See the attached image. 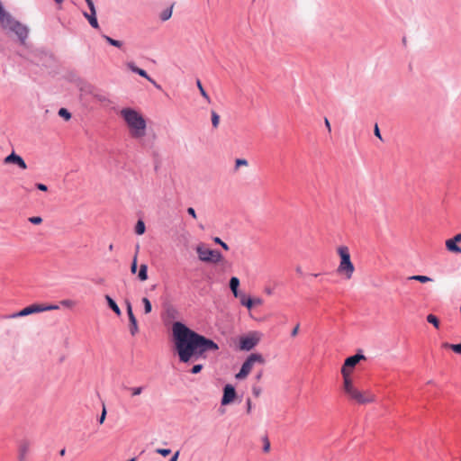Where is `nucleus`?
Returning <instances> with one entry per match:
<instances>
[{
	"mask_svg": "<svg viewBox=\"0 0 461 461\" xmlns=\"http://www.w3.org/2000/svg\"><path fill=\"white\" fill-rule=\"evenodd\" d=\"M172 335L176 351L183 363L203 358L206 352L219 349L212 339L195 332L181 321L173 323Z\"/></svg>",
	"mask_w": 461,
	"mask_h": 461,
	"instance_id": "obj_1",
	"label": "nucleus"
},
{
	"mask_svg": "<svg viewBox=\"0 0 461 461\" xmlns=\"http://www.w3.org/2000/svg\"><path fill=\"white\" fill-rule=\"evenodd\" d=\"M0 25L4 30H9L14 32L22 45H25L29 35V28L15 20L10 13L5 10L0 2Z\"/></svg>",
	"mask_w": 461,
	"mask_h": 461,
	"instance_id": "obj_2",
	"label": "nucleus"
},
{
	"mask_svg": "<svg viewBox=\"0 0 461 461\" xmlns=\"http://www.w3.org/2000/svg\"><path fill=\"white\" fill-rule=\"evenodd\" d=\"M121 114L130 128L132 138L140 139L145 135L147 124L140 113L133 109L124 108L122 110Z\"/></svg>",
	"mask_w": 461,
	"mask_h": 461,
	"instance_id": "obj_3",
	"label": "nucleus"
},
{
	"mask_svg": "<svg viewBox=\"0 0 461 461\" xmlns=\"http://www.w3.org/2000/svg\"><path fill=\"white\" fill-rule=\"evenodd\" d=\"M338 254L340 257V263L337 268V272L340 275H344L347 279H350L355 271V267L351 262L348 248L346 246L339 247Z\"/></svg>",
	"mask_w": 461,
	"mask_h": 461,
	"instance_id": "obj_4",
	"label": "nucleus"
},
{
	"mask_svg": "<svg viewBox=\"0 0 461 461\" xmlns=\"http://www.w3.org/2000/svg\"><path fill=\"white\" fill-rule=\"evenodd\" d=\"M255 363L264 364L265 359L261 354L253 353L250 354L247 359L243 362L240 372L236 375L238 380H242L248 376L250 373Z\"/></svg>",
	"mask_w": 461,
	"mask_h": 461,
	"instance_id": "obj_5",
	"label": "nucleus"
},
{
	"mask_svg": "<svg viewBox=\"0 0 461 461\" xmlns=\"http://www.w3.org/2000/svg\"><path fill=\"white\" fill-rule=\"evenodd\" d=\"M198 258L205 263H218L221 261L222 255L220 251L210 249L203 245H198L195 249Z\"/></svg>",
	"mask_w": 461,
	"mask_h": 461,
	"instance_id": "obj_6",
	"label": "nucleus"
},
{
	"mask_svg": "<svg viewBox=\"0 0 461 461\" xmlns=\"http://www.w3.org/2000/svg\"><path fill=\"white\" fill-rule=\"evenodd\" d=\"M57 309H59L58 305L50 304V305L44 306V305H41V304H31V305L23 308L20 312L13 313L12 315L9 316V318L24 317V316H28L30 314L42 312L45 311L57 310Z\"/></svg>",
	"mask_w": 461,
	"mask_h": 461,
	"instance_id": "obj_7",
	"label": "nucleus"
},
{
	"mask_svg": "<svg viewBox=\"0 0 461 461\" xmlns=\"http://www.w3.org/2000/svg\"><path fill=\"white\" fill-rule=\"evenodd\" d=\"M261 335L257 331L250 332L247 336L240 338V349L249 351L253 349L260 341Z\"/></svg>",
	"mask_w": 461,
	"mask_h": 461,
	"instance_id": "obj_8",
	"label": "nucleus"
},
{
	"mask_svg": "<svg viewBox=\"0 0 461 461\" xmlns=\"http://www.w3.org/2000/svg\"><path fill=\"white\" fill-rule=\"evenodd\" d=\"M347 394L352 400L356 401L359 404H366V403L372 402L375 401V397L373 394L367 393L366 395L355 387L353 389H351Z\"/></svg>",
	"mask_w": 461,
	"mask_h": 461,
	"instance_id": "obj_9",
	"label": "nucleus"
},
{
	"mask_svg": "<svg viewBox=\"0 0 461 461\" xmlns=\"http://www.w3.org/2000/svg\"><path fill=\"white\" fill-rule=\"evenodd\" d=\"M125 304H126L127 314H128V318H129V321H130V326H129L130 333L132 336H135L139 332L138 322H137L135 315L133 314L132 306H131V302L129 300H126Z\"/></svg>",
	"mask_w": 461,
	"mask_h": 461,
	"instance_id": "obj_10",
	"label": "nucleus"
},
{
	"mask_svg": "<svg viewBox=\"0 0 461 461\" xmlns=\"http://www.w3.org/2000/svg\"><path fill=\"white\" fill-rule=\"evenodd\" d=\"M236 390L232 384H226L223 387V395L221 401V405H228L236 398Z\"/></svg>",
	"mask_w": 461,
	"mask_h": 461,
	"instance_id": "obj_11",
	"label": "nucleus"
},
{
	"mask_svg": "<svg viewBox=\"0 0 461 461\" xmlns=\"http://www.w3.org/2000/svg\"><path fill=\"white\" fill-rule=\"evenodd\" d=\"M4 164H15L22 169L27 168V165L24 159L20 155L16 154L14 151H13L11 154H9L4 158Z\"/></svg>",
	"mask_w": 461,
	"mask_h": 461,
	"instance_id": "obj_12",
	"label": "nucleus"
},
{
	"mask_svg": "<svg viewBox=\"0 0 461 461\" xmlns=\"http://www.w3.org/2000/svg\"><path fill=\"white\" fill-rule=\"evenodd\" d=\"M127 67L131 69V71H132L133 73H136L138 74L139 76L146 78L148 81H149L150 83H152L157 88H160V86L158 85L156 83V81H154L149 75L148 73L142 69V68H138L133 62H129L127 64Z\"/></svg>",
	"mask_w": 461,
	"mask_h": 461,
	"instance_id": "obj_13",
	"label": "nucleus"
},
{
	"mask_svg": "<svg viewBox=\"0 0 461 461\" xmlns=\"http://www.w3.org/2000/svg\"><path fill=\"white\" fill-rule=\"evenodd\" d=\"M30 450V442L28 440H22L18 447V459L19 461H26L27 454Z\"/></svg>",
	"mask_w": 461,
	"mask_h": 461,
	"instance_id": "obj_14",
	"label": "nucleus"
},
{
	"mask_svg": "<svg viewBox=\"0 0 461 461\" xmlns=\"http://www.w3.org/2000/svg\"><path fill=\"white\" fill-rule=\"evenodd\" d=\"M365 356L362 354H356L351 357H348L346 358L345 363L342 366V368H345V370H348V368L354 367L361 359H364Z\"/></svg>",
	"mask_w": 461,
	"mask_h": 461,
	"instance_id": "obj_15",
	"label": "nucleus"
},
{
	"mask_svg": "<svg viewBox=\"0 0 461 461\" xmlns=\"http://www.w3.org/2000/svg\"><path fill=\"white\" fill-rule=\"evenodd\" d=\"M83 15L88 20L90 25L93 28H95V29L99 28L98 21H97V18H96V11H95V9H90V14H88L86 12H84Z\"/></svg>",
	"mask_w": 461,
	"mask_h": 461,
	"instance_id": "obj_16",
	"label": "nucleus"
},
{
	"mask_svg": "<svg viewBox=\"0 0 461 461\" xmlns=\"http://www.w3.org/2000/svg\"><path fill=\"white\" fill-rule=\"evenodd\" d=\"M341 374H342L343 379H344V391L346 393H348L351 389L354 388V386L349 378L348 371L345 370V368H341Z\"/></svg>",
	"mask_w": 461,
	"mask_h": 461,
	"instance_id": "obj_17",
	"label": "nucleus"
},
{
	"mask_svg": "<svg viewBox=\"0 0 461 461\" xmlns=\"http://www.w3.org/2000/svg\"><path fill=\"white\" fill-rule=\"evenodd\" d=\"M239 286H240V279L236 276H232L230 279V288L234 297H236V298H238L240 296V294H241L239 291Z\"/></svg>",
	"mask_w": 461,
	"mask_h": 461,
	"instance_id": "obj_18",
	"label": "nucleus"
},
{
	"mask_svg": "<svg viewBox=\"0 0 461 461\" xmlns=\"http://www.w3.org/2000/svg\"><path fill=\"white\" fill-rule=\"evenodd\" d=\"M446 248L449 252L461 254V247L457 245L452 239H448L445 242Z\"/></svg>",
	"mask_w": 461,
	"mask_h": 461,
	"instance_id": "obj_19",
	"label": "nucleus"
},
{
	"mask_svg": "<svg viewBox=\"0 0 461 461\" xmlns=\"http://www.w3.org/2000/svg\"><path fill=\"white\" fill-rule=\"evenodd\" d=\"M105 300L107 302L108 306L114 312V313L117 316H120L122 314V312L116 302L109 295H105Z\"/></svg>",
	"mask_w": 461,
	"mask_h": 461,
	"instance_id": "obj_20",
	"label": "nucleus"
},
{
	"mask_svg": "<svg viewBox=\"0 0 461 461\" xmlns=\"http://www.w3.org/2000/svg\"><path fill=\"white\" fill-rule=\"evenodd\" d=\"M240 298L241 305L247 307L249 310H251L253 308V301L252 298L247 297L246 294H240Z\"/></svg>",
	"mask_w": 461,
	"mask_h": 461,
	"instance_id": "obj_21",
	"label": "nucleus"
},
{
	"mask_svg": "<svg viewBox=\"0 0 461 461\" xmlns=\"http://www.w3.org/2000/svg\"><path fill=\"white\" fill-rule=\"evenodd\" d=\"M138 278L140 281H146L148 279V266L141 264L138 272Z\"/></svg>",
	"mask_w": 461,
	"mask_h": 461,
	"instance_id": "obj_22",
	"label": "nucleus"
},
{
	"mask_svg": "<svg viewBox=\"0 0 461 461\" xmlns=\"http://www.w3.org/2000/svg\"><path fill=\"white\" fill-rule=\"evenodd\" d=\"M103 38L112 46H114L119 49L122 47V42L121 41L114 40V39L111 38L110 36H107L104 34L103 35Z\"/></svg>",
	"mask_w": 461,
	"mask_h": 461,
	"instance_id": "obj_23",
	"label": "nucleus"
},
{
	"mask_svg": "<svg viewBox=\"0 0 461 461\" xmlns=\"http://www.w3.org/2000/svg\"><path fill=\"white\" fill-rule=\"evenodd\" d=\"M146 230L145 223L142 220H139L135 225V232L138 235H142Z\"/></svg>",
	"mask_w": 461,
	"mask_h": 461,
	"instance_id": "obj_24",
	"label": "nucleus"
},
{
	"mask_svg": "<svg viewBox=\"0 0 461 461\" xmlns=\"http://www.w3.org/2000/svg\"><path fill=\"white\" fill-rule=\"evenodd\" d=\"M139 249H140V245L138 244L136 246V252H135V255L133 257V259H132V262H131V274H136V272H137V268H138L137 256H138Z\"/></svg>",
	"mask_w": 461,
	"mask_h": 461,
	"instance_id": "obj_25",
	"label": "nucleus"
},
{
	"mask_svg": "<svg viewBox=\"0 0 461 461\" xmlns=\"http://www.w3.org/2000/svg\"><path fill=\"white\" fill-rule=\"evenodd\" d=\"M172 11H173V5H171L169 8L165 9L160 14V19L161 21L165 22L171 18L172 16Z\"/></svg>",
	"mask_w": 461,
	"mask_h": 461,
	"instance_id": "obj_26",
	"label": "nucleus"
},
{
	"mask_svg": "<svg viewBox=\"0 0 461 461\" xmlns=\"http://www.w3.org/2000/svg\"><path fill=\"white\" fill-rule=\"evenodd\" d=\"M123 388L125 390H128L131 392V396H138L140 395L142 392H143V389L144 387L143 386H138V387H127V386H123Z\"/></svg>",
	"mask_w": 461,
	"mask_h": 461,
	"instance_id": "obj_27",
	"label": "nucleus"
},
{
	"mask_svg": "<svg viewBox=\"0 0 461 461\" xmlns=\"http://www.w3.org/2000/svg\"><path fill=\"white\" fill-rule=\"evenodd\" d=\"M409 279L419 281L420 283H428V282L432 281V279L430 277H429L427 276H421V275L411 276L409 277Z\"/></svg>",
	"mask_w": 461,
	"mask_h": 461,
	"instance_id": "obj_28",
	"label": "nucleus"
},
{
	"mask_svg": "<svg viewBox=\"0 0 461 461\" xmlns=\"http://www.w3.org/2000/svg\"><path fill=\"white\" fill-rule=\"evenodd\" d=\"M196 86L200 91V94L202 95V96L208 102L210 103L211 102V99L208 95V94L206 93V91L204 90L201 81L199 79L196 80Z\"/></svg>",
	"mask_w": 461,
	"mask_h": 461,
	"instance_id": "obj_29",
	"label": "nucleus"
},
{
	"mask_svg": "<svg viewBox=\"0 0 461 461\" xmlns=\"http://www.w3.org/2000/svg\"><path fill=\"white\" fill-rule=\"evenodd\" d=\"M426 319H427V321L429 323L432 324L436 329L439 328V321L436 315L429 314Z\"/></svg>",
	"mask_w": 461,
	"mask_h": 461,
	"instance_id": "obj_30",
	"label": "nucleus"
},
{
	"mask_svg": "<svg viewBox=\"0 0 461 461\" xmlns=\"http://www.w3.org/2000/svg\"><path fill=\"white\" fill-rule=\"evenodd\" d=\"M141 302H142V303H143V305H144V312H145L146 314H148V313L151 312V311H152V305H151L150 301H149L147 297H143V298L141 299Z\"/></svg>",
	"mask_w": 461,
	"mask_h": 461,
	"instance_id": "obj_31",
	"label": "nucleus"
},
{
	"mask_svg": "<svg viewBox=\"0 0 461 461\" xmlns=\"http://www.w3.org/2000/svg\"><path fill=\"white\" fill-rule=\"evenodd\" d=\"M211 116H212V124L213 128H217L220 123L219 114L215 111H212Z\"/></svg>",
	"mask_w": 461,
	"mask_h": 461,
	"instance_id": "obj_32",
	"label": "nucleus"
},
{
	"mask_svg": "<svg viewBox=\"0 0 461 461\" xmlns=\"http://www.w3.org/2000/svg\"><path fill=\"white\" fill-rule=\"evenodd\" d=\"M58 113L60 117L67 121L71 118V113L66 108H60Z\"/></svg>",
	"mask_w": 461,
	"mask_h": 461,
	"instance_id": "obj_33",
	"label": "nucleus"
},
{
	"mask_svg": "<svg viewBox=\"0 0 461 461\" xmlns=\"http://www.w3.org/2000/svg\"><path fill=\"white\" fill-rule=\"evenodd\" d=\"M445 347L450 348L454 352L461 354V343L459 344H445Z\"/></svg>",
	"mask_w": 461,
	"mask_h": 461,
	"instance_id": "obj_34",
	"label": "nucleus"
},
{
	"mask_svg": "<svg viewBox=\"0 0 461 461\" xmlns=\"http://www.w3.org/2000/svg\"><path fill=\"white\" fill-rule=\"evenodd\" d=\"M155 452L162 456H167L171 454V449L169 448H157Z\"/></svg>",
	"mask_w": 461,
	"mask_h": 461,
	"instance_id": "obj_35",
	"label": "nucleus"
},
{
	"mask_svg": "<svg viewBox=\"0 0 461 461\" xmlns=\"http://www.w3.org/2000/svg\"><path fill=\"white\" fill-rule=\"evenodd\" d=\"M213 241L216 243V244H219L223 249L225 250H228L229 249V246L227 243H225L224 241H222L219 237H215L213 239Z\"/></svg>",
	"mask_w": 461,
	"mask_h": 461,
	"instance_id": "obj_36",
	"label": "nucleus"
},
{
	"mask_svg": "<svg viewBox=\"0 0 461 461\" xmlns=\"http://www.w3.org/2000/svg\"><path fill=\"white\" fill-rule=\"evenodd\" d=\"M95 98L97 101L101 102V103H107V102H109L108 97L105 95H103V94H96V95H95Z\"/></svg>",
	"mask_w": 461,
	"mask_h": 461,
	"instance_id": "obj_37",
	"label": "nucleus"
},
{
	"mask_svg": "<svg viewBox=\"0 0 461 461\" xmlns=\"http://www.w3.org/2000/svg\"><path fill=\"white\" fill-rule=\"evenodd\" d=\"M28 221L32 224H40L42 222V218L40 216H32L30 217Z\"/></svg>",
	"mask_w": 461,
	"mask_h": 461,
	"instance_id": "obj_38",
	"label": "nucleus"
},
{
	"mask_svg": "<svg viewBox=\"0 0 461 461\" xmlns=\"http://www.w3.org/2000/svg\"><path fill=\"white\" fill-rule=\"evenodd\" d=\"M203 367V366L202 364L194 365V366L191 368L190 372H191L192 374H198V373H200V372L202 371Z\"/></svg>",
	"mask_w": 461,
	"mask_h": 461,
	"instance_id": "obj_39",
	"label": "nucleus"
},
{
	"mask_svg": "<svg viewBox=\"0 0 461 461\" xmlns=\"http://www.w3.org/2000/svg\"><path fill=\"white\" fill-rule=\"evenodd\" d=\"M247 165H248V161L244 158H237L235 160L236 168L240 167V166H247Z\"/></svg>",
	"mask_w": 461,
	"mask_h": 461,
	"instance_id": "obj_40",
	"label": "nucleus"
},
{
	"mask_svg": "<svg viewBox=\"0 0 461 461\" xmlns=\"http://www.w3.org/2000/svg\"><path fill=\"white\" fill-rule=\"evenodd\" d=\"M105 417H106V409H105V406L103 405V411H102V413H101V415H100V417L98 419V422L100 424H103L104 420H105Z\"/></svg>",
	"mask_w": 461,
	"mask_h": 461,
	"instance_id": "obj_41",
	"label": "nucleus"
},
{
	"mask_svg": "<svg viewBox=\"0 0 461 461\" xmlns=\"http://www.w3.org/2000/svg\"><path fill=\"white\" fill-rule=\"evenodd\" d=\"M374 133L377 138H379L381 140H383V138H382V135H381V132H380V130H379V127L377 124L375 125Z\"/></svg>",
	"mask_w": 461,
	"mask_h": 461,
	"instance_id": "obj_42",
	"label": "nucleus"
},
{
	"mask_svg": "<svg viewBox=\"0 0 461 461\" xmlns=\"http://www.w3.org/2000/svg\"><path fill=\"white\" fill-rule=\"evenodd\" d=\"M252 393H253V394H254L256 397H258V396H259V395H260V393H261V388H260V387H258V386H253V387H252Z\"/></svg>",
	"mask_w": 461,
	"mask_h": 461,
	"instance_id": "obj_43",
	"label": "nucleus"
},
{
	"mask_svg": "<svg viewBox=\"0 0 461 461\" xmlns=\"http://www.w3.org/2000/svg\"><path fill=\"white\" fill-rule=\"evenodd\" d=\"M36 188L43 192H46L48 190V186L41 183L36 184Z\"/></svg>",
	"mask_w": 461,
	"mask_h": 461,
	"instance_id": "obj_44",
	"label": "nucleus"
},
{
	"mask_svg": "<svg viewBox=\"0 0 461 461\" xmlns=\"http://www.w3.org/2000/svg\"><path fill=\"white\" fill-rule=\"evenodd\" d=\"M187 213L189 215H191L194 219L196 218V212H195V210L193 207H188L187 208Z\"/></svg>",
	"mask_w": 461,
	"mask_h": 461,
	"instance_id": "obj_45",
	"label": "nucleus"
},
{
	"mask_svg": "<svg viewBox=\"0 0 461 461\" xmlns=\"http://www.w3.org/2000/svg\"><path fill=\"white\" fill-rule=\"evenodd\" d=\"M252 301H253V306L254 305H261L263 303V300L259 297L253 298Z\"/></svg>",
	"mask_w": 461,
	"mask_h": 461,
	"instance_id": "obj_46",
	"label": "nucleus"
},
{
	"mask_svg": "<svg viewBox=\"0 0 461 461\" xmlns=\"http://www.w3.org/2000/svg\"><path fill=\"white\" fill-rule=\"evenodd\" d=\"M299 327H300V325L296 324V326L292 330V331H291L292 337H295L298 334Z\"/></svg>",
	"mask_w": 461,
	"mask_h": 461,
	"instance_id": "obj_47",
	"label": "nucleus"
},
{
	"mask_svg": "<svg viewBox=\"0 0 461 461\" xmlns=\"http://www.w3.org/2000/svg\"><path fill=\"white\" fill-rule=\"evenodd\" d=\"M61 304L64 305V306H68V307H70L74 304V303L70 300H64L61 302Z\"/></svg>",
	"mask_w": 461,
	"mask_h": 461,
	"instance_id": "obj_48",
	"label": "nucleus"
},
{
	"mask_svg": "<svg viewBox=\"0 0 461 461\" xmlns=\"http://www.w3.org/2000/svg\"><path fill=\"white\" fill-rule=\"evenodd\" d=\"M269 448H270V443H269V441L267 440V438H266V440H265V444H264V447H263V450H264L265 452H267V451L269 450Z\"/></svg>",
	"mask_w": 461,
	"mask_h": 461,
	"instance_id": "obj_49",
	"label": "nucleus"
},
{
	"mask_svg": "<svg viewBox=\"0 0 461 461\" xmlns=\"http://www.w3.org/2000/svg\"><path fill=\"white\" fill-rule=\"evenodd\" d=\"M247 405V412L249 413L251 411V400L249 398L246 401Z\"/></svg>",
	"mask_w": 461,
	"mask_h": 461,
	"instance_id": "obj_50",
	"label": "nucleus"
},
{
	"mask_svg": "<svg viewBox=\"0 0 461 461\" xmlns=\"http://www.w3.org/2000/svg\"><path fill=\"white\" fill-rule=\"evenodd\" d=\"M87 6L90 9H95L93 0H86Z\"/></svg>",
	"mask_w": 461,
	"mask_h": 461,
	"instance_id": "obj_51",
	"label": "nucleus"
},
{
	"mask_svg": "<svg viewBox=\"0 0 461 461\" xmlns=\"http://www.w3.org/2000/svg\"><path fill=\"white\" fill-rule=\"evenodd\" d=\"M180 452L176 451L169 459V461H177Z\"/></svg>",
	"mask_w": 461,
	"mask_h": 461,
	"instance_id": "obj_52",
	"label": "nucleus"
},
{
	"mask_svg": "<svg viewBox=\"0 0 461 461\" xmlns=\"http://www.w3.org/2000/svg\"><path fill=\"white\" fill-rule=\"evenodd\" d=\"M452 240L456 243L461 242V233H458L456 236H454Z\"/></svg>",
	"mask_w": 461,
	"mask_h": 461,
	"instance_id": "obj_53",
	"label": "nucleus"
},
{
	"mask_svg": "<svg viewBox=\"0 0 461 461\" xmlns=\"http://www.w3.org/2000/svg\"><path fill=\"white\" fill-rule=\"evenodd\" d=\"M264 292H265L267 295H271V294H273L274 290H273V288H271V287H265Z\"/></svg>",
	"mask_w": 461,
	"mask_h": 461,
	"instance_id": "obj_54",
	"label": "nucleus"
},
{
	"mask_svg": "<svg viewBox=\"0 0 461 461\" xmlns=\"http://www.w3.org/2000/svg\"><path fill=\"white\" fill-rule=\"evenodd\" d=\"M324 122H325V126L327 127L328 131H331L330 123L327 118H325Z\"/></svg>",
	"mask_w": 461,
	"mask_h": 461,
	"instance_id": "obj_55",
	"label": "nucleus"
},
{
	"mask_svg": "<svg viewBox=\"0 0 461 461\" xmlns=\"http://www.w3.org/2000/svg\"><path fill=\"white\" fill-rule=\"evenodd\" d=\"M262 374H263L262 371H260L258 374H257L255 376L256 380L259 381L262 377Z\"/></svg>",
	"mask_w": 461,
	"mask_h": 461,
	"instance_id": "obj_56",
	"label": "nucleus"
},
{
	"mask_svg": "<svg viewBox=\"0 0 461 461\" xmlns=\"http://www.w3.org/2000/svg\"><path fill=\"white\" fill-rule=\"evenodd\" d=\"M66 453V449L65 448H62L60 451H59V455L60 456H64Z\"/></svg>",
	"mask_w": 461,
	"mask_h": 461,
	"instance_id": "obj_57",
	"label": "nucleus"
},
{
	"mask_svg": "<svg viewBox=\"0 0 461 461\" xmlns=\"http://www.w3.org/2000/svg\"><path fill=\"white\" fill-rule=\"evenodd\" d=\"M296 271H297V273H300V274H301V273H302L301 267H298L296 268Z\"/></svg>",
	"mask_w": 461,
	"mask_h": 461,
	"instance_id": "obj_58",
	"label": "nucleus"
},
{
	"mask_svg": "<svg viewBox=\"0 0 461 461\" xmlns=\"http://www.w3.org/2000/svg\"><path fill=\"white\" fill-rule=\"evenodd\" d=\"M57 4H61L63 0H54Z\"/></svg>",
	"mask_w": 461,
	"mask_h": 461,
	"instance_id": "obj_59",
	"label": "nucleus"
},
{
	"mask_svg": "<svg viewBox=\"0 0 461 461\" xmlns=\"http://www.w3.org/2000/svg\"><path fill=\"white\" fill-rule=\"evenodd\" d=\"M113 244H111V245L109 246V250H113Z\"/></svg>",
	"mask_w": 461,
	"mask_h": 461,
	"instance_id": "obj_60",
	"label": "nucleus"
},
{
	"mask_svg": "<svg viewBox=\"0 0 461 461\" xmlns=\"http://www.w3.org/2000/svg\"><path fill=\"white\" fill-rule=\"evenodd\" d=\"M199 227H200L202 230H203V229H204L203 225H202V224H201V225H199Z\"/></svg>",
	"mask_w": 461,
	"mask_h": 461,
	"instance_id": "obj_61",
	"label": "nucleus"
}]
</instances>
